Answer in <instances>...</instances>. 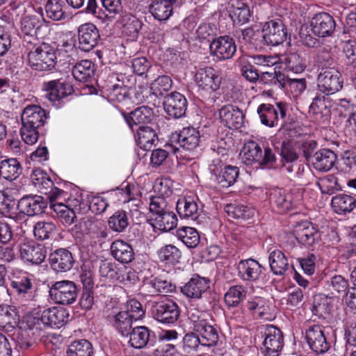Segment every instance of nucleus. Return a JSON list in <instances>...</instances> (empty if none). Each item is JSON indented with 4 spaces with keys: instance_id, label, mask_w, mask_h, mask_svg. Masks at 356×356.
Returning <instances> with one entry per match:
<instances>
[{
    "instance_id": "nucleus-1",
    "label": "nucleus",
    "mask_w": 356,
    "mask_h": 356,
    "mask_svg": "<svg viewBox=\"0 0 356 356\" xmlns=\"http://www.w3.org/2000/svg\"><path fill=\"white\" fill-rule=\"evenodd\" d=\"M26 65L37 72L51 71L57 63L56 49L50 44L24 39Z\"/></svg>"
},
{
    "instance_id": "nucleus-2",
    "label": "nucleus",
    "mask_w": 356,
    "mask_h": 356,
    "mask_svg": "<svg viewBox=\"0 0 356 356\" xmlns=\"http://www.w3.org/2000/svg\"><path fill=\"white\" fill-rule=\"evenodd\" d=\"M47 114L40 106L31 104L26 106L21 115L22 127L20 135L27 145L35 144L39 137V130L44 125Z\"/></svg>"
},
{
    "instance_id": "nucleus-3",
    "label": "nucleus",
    "mask_w": 356,
    "mask_h": 356,
    "mask_svg": "<svg viewBox=\"0 0 356 356\" xmlns=\"http://www.w3.org/2000/svg\"><path fill=\"white\" fill-rule=\"evenodd\" d=\"M209 315L198 309H191L188 312V318L193 330L197 333L201 340L202 346H213L218 341L217 330L209 323Z\"/></svg>"
},
{
    "instance_id": "nucleus-4",
    "label": "nucleus",
    "mask_w": 356,
    "mask_h": 356,
    "mask_svg": "<svg viewBox=\"0 0 356 356\" xmlns=\"http://www.w3.org/2000/svg\"><path fill=\"white\" fill-rule=\"evenodd\" d=\"M241 159L245 165L257 163L273 167L276 162V156L272 148L266 146L263 149L257 142L250 140L243 146Z\"/></svg>"
},
{
    "instance_id": "nucleus-5",
    "label": "nucleus",
    "mask_w": 356,
    "mask_h": 356,
    "mask_svg": "<svg viewBox=\"0 0 356 356\" xmlns=\"http://www.w3.org/2000/svg\"><path fill=\"white\" fill-rule=\"evenodd\" d=\"M170 140L172 144L179 147H173V152L177 154L181 149L189 152H195L200 147L202 140L200 131L193 127H186L179 131H175L170 135Z\"/></svg>"
},
{
    "instance_id": "nucleus-6",
    "label": "nucleus",
    "mask_w": 356,
    "mask_h": 356,
    "mask_svg": "<svg viewBox=\"0 0 356 356\" xmlns=\"http://www.w3.org/2000/svg\"><path fill=\"white\" fill-rule=\"evenodd\" d=\"M151 313L157 321L163 324H173L180 316V309L175 301L165 298L152 302Z\"/></svg>"
},
{
    "instance_id": "nucleus-7",
    "label": "nucleus",
    "mask_w": 356,
    "mask_h": 356,
    "mask_svg": "<svg viewBox=\"0 0 356 356\" xmlns=\"http://www.w3.org/2000/svg\"><path fill=\"white\" fill-rule=\"evenodd\" d=\"M78 289L75 283L70 280L56 282L49 289L51 299L57 304L69 305L77 298Z\"/></svg>"
},
{
    "instance_id": "nucleus-8",
    "label": "nucleus",
    "mask_w": 356,
    "mask_h": 356,
    "mask_svg": "<svg viewBox=\"0 0 356 356\" xmlns=\"http://www.w3.org/2000/svg\"><path fill=\"white\" fill-rule=\"evenodd\" d=\"M343 83L341 73L334 67L323 68L318 75V89L327 96L339 91L343 88Z\"/></svg>"
},
{
    "instance_id": "nucleus-9",
    "label": "nucleus",
    "mask_w": 356,
    "mask_h": 356,
    "mask_svg": "<svg viewBox=\"0 0 356 356\" xmlns=\"http://www.w3.org/2000/svg\"><path fill=\"white\" fill-rule=\"evenodd\" d=\"M261 334L264 338L262 353L264 356H278L284 346L281 330L268 325L261 328Z\"/></svg>"
},
{
    "instance_id": "nucleus-10",
    "label": "nucleus",
    "mask_w": 356,
    "mask_h": 356,
    "mask_svg": "<svg viewBox=\"0 0 356 356\" xmlns=\"http://www.w3.org/2000/svg\"><path fill=\"white\" fill-rule=\"evenodd\" d=\"M286 112V105L282 102L261 104L257 109L261 124L271 128L279 125L285 118Z\"/></svg>"
},
{
    "instance_id": "nucleus-11",
    "label": "nucleus",
    "mask_w": 356,
    "mask_h": 356,
    "mask_svg": "<svg viewBox=\"0 0 356 356\" xmlns=\"http://www.w3.org/2000/svg\"><path fill=\"white\" fill-rule=\"evenodd\" d=\"M211 179L217 182L220 186L227 188L233 185L239 175V170L233 165H225L220 160L213 161L209 168Z\"/></svg>"
},
{
    "instance_id": "nucleus-12",
    "label": "nucleus",
    "mask_w": 356,
    "mask_h": 356,
    "mask_svg": "<svg viewBox=\"0 0 356 356\" xmlns=\"http://www.w3.org/2000/svg\"><path fill=\"white\" fill-rule=\"evenodd\" d=\"M262 38L268 46H278L287 38V31L280 19L270 20L266 22L262 29Z\"/></svg>"
},
{
    "instance_id": "nucleus-13",
    "label": "nucleus",
    "mask_w": 356,
    "mask_h": 356,
    "mask_svg": "<svg viewBox=\"0 0 356 356\" xmlns=\"http://www.w3.org/2000/svg\"><path fill=\"white\" fill-rule=\"evenodd\" d=\"M44 97L55 104L73 93L72 86L63 79L44 81L42 83Z\"/></svg>"
},
{
    "instance_id": "nucleus-14",
    "label": "nucleus",
    "mask_w": 356,
    "mask_h": 356,
    "mask_svg": "<svg viewBox=\"0 0 356 356\" xmlns=\"http://www.w3.org/2000/svg\"><path fill=\"white\" fill-rule=\"evenodd\" d=\"M197 86L209 92H216L220 88L222 77L220 72L212 67L198 69L195 74Z\"/></svg>"
},
{
    "instance_id": "nucleus-15",
    "label": "nucleus",
    "mask_w": 356,
    "mask_h": 356,
    "mask_svg": "<svg viewBox=\"0 0 356 356\" xmlns=\"http://www.w3.org/2000/svg\"><path fill=\"white\" fill-rule=\"evenodd\" d=\"M237 270L238 277L245 282H259L265 277V268L253 259L241 260Z\"/></svg>"
},
{
    "instance_id": "nucleus-16",
    "label": "nucleus",
    "mask_w": 356,
    "mask_h": 356,
    "mask_svg": "<svg viewBox=\"0 0 356 356\" xmlns=\"http://www.w3.org/2000/svg\"><path fill=\"white\" fill-rule=\"evenodd\" d=\"M211 55L225 60L233 57L236 51L235 40L229 35L220 36L209 44Z\"/></svg>"
},
{
    "instance_id": "nucleus-17",
    "label": "nucleus",
    "mask_w": 356,
    "mask_h": 356,
    "mask_svg": "<svg viewBox=\"0 0 356 356\" xmlns=\"http://www.w3.org/2000/svg\"><path fill=\"white\" fill-rule=\"evenodd\" d=\"M270 201L280 213H285L296 207L300 200L297 191L288 192L282 188H275L270 193Z\"/></svg>"
},
{
    "instance_id": "nucleus-18",
    "label": "nucleus",
    "mask_w": 356,
    "mask_h": 356,
    "mask_svg": "<svg viewBox=\"0 0 356 356\" xmlns=\"http://www.w3.org/2000/svg\"><path fill=\"white\" fill-rule=\"evenodd\" d=\"M100 40L99 30L92 23H86L78 29L79 48L83 51L93 49Z\"/></svg>"
},
{
    "instance_id": "nucleus-19",
    "label": "nucleus",
    "mask_w": 356,
    "mask_h": 356,
    "mask_svg": "<svg viewBox=\"0 0 356 356\" xmlns=\"http://www.w3.org/2000/svg\"><path fill=\"white\" fill-rule=\"evenodd\" d=\"M305 337L310 349L316 354L325 353L330 348V344L327 341L323 328L319 325L309 327L306 331Z\"/></svg>"
},
{
    "instance_id": "nucleus-20",
    "label": "nucleus",
    "mask_w": 356,
    "mask_h": 356,
    "mask_svg": "<svg viewBox=\"0 0 356 356\" xmlns=\"http://www.w3.org/2000/svg\"><path fill=\"white\" fill-rule=\"evenodd\" d=\"M163 104L166 113L174 118L183 117L186 113L188 105L186 97L177 92H171L165 96Z\"/></svg>"
},
{
    "instance_id": "nucleus-21",
    "label": "nucleus",
    "mask_w": 356,
    "mask_h": 356,
    "mask_svg": "<svg viewBox=\"0 0 356 356\" xmlns=\"http://www.w3.org/2000/svg\"><path fill=\"white\" fill-rule=\"evenodd\" d=\"M47 202L40 195H25L18 202L17 209L28 216H35L44 212Z\"/></svg>"
},
{
    "instance_id": "nucleus-22",
    "label": "nucleus",
    "mask_w": 356,
    "mask_h": 356,
    "mask_svg": "<svg viewBox=\"0 0 356 356\" xmlns=\"http://www.w3.org/2000/svg\"><path fill=\"white\" fill-rule=\"evenodd\" d=\"M312 33L318 37L330 36L335 29V21L327 13H320L315 15L310 22Z\"/></svg>"
},
{
    "instance_id": "nucleus-23",
    "label": "nucleus",
    "mask_w": 356,
    "mask_h": 356,
    "mask_svg": "<svg viewBox=\"0 0 356 356\" xmlns=\"http://www.w3.org/2000/svg\"><path fill=\"white\" fill-rule=\"evenodd\" d=\"M219 115L222 123L229 129H239L244 122L243 111L232 104L222 106L219 111Z\"/></svg>"
},
{
    "instance_id": "nucleus-24",
    "label": "nucleus",
    "mask_w": 356,
    "mask_h": 356,
    "mask_svg": "<svg viewBox=\"0 0 356 356\" xmlns=\"http://www.w3.org/2000/svg\"><path fill=\"white\" fill-rule=\"evenodd\" d=\"M209 288V280L198 275H194L190 280L181 287V292L185 296L199 299Z\"/></svg>"
},
{
    "instance_id": "nucleus-25",
    "label": "nucleus",
    "mask_w": 356,
    "mask_h": 356,
    "mask_svg": "<svg viewBox=\"0 0 356 356\" xmlns=\"http://www.w3.org/2000/svg\"><path fill=\"white\" fill-rule=\"evenodd\" d=\"M49 261L52 268L58 272L70 270L74 263L72 253L65 248H60L52 252L49 256Z\"/></svg>"
},
{
    "instance_id": "nucleus-26",
    "label": "nucleus",
    "mask_w": 356,
    "mask_h": 356,
    "mask_svg": "<svg viewBox=\"0 0 356 356\" xmlns=\"http://www.w3.org/2000/svg\"><path fill=\"white\" fill-rule=\"evenodd\" d=\"M293 234L296 240L305 245H313L319 238V234L316 228L307 221L298 223L294 227Z\"/></svg>"
},
{
    "instance_id": "nucleus-27",
    "label": "nucleus",
    "mask_w": 356,
    "mask_h": 356,
    "mask_svg": "<svg viewBox=\"0 0 356 356\" xmlns=\"http://www.w3.org/2000/svg\"><path fill=\"white\" fill-rule=\"evenodd\" d=\"M337 160V154L331 149L325 148L314 154L311 163L316 170L327 172L333 168Z\"/></svg>"
},
{
    "instance_id": "nucleus-28",
    "label": "nucleus",
    "mask_w": 356,
    "mask_h": 356,
    "mask_svg": "<svg viewBox=\"0 0 356 356\" xmlns=\"http://www.w3.org/2000/svg\"><path fill=\"white\" fill-rule=\"evenodd\" d=\"M69 316L68 311L63 307H53L43 311V320L51 327H61L68 321Z\"/></svg>"
},
{
    "instance_id": "nucleus-29",
    "label": "nucleus",
    "mask_w": 356,
    "mask_h": 356,
    "mask_svg": "<svg viewBox=\"0 0 356 356\" xmlns=\"http://www.w3.org/2000/svg\"><path fill=\"white\" fill-rule=\"evenodd\" d=\"M19 251L23 260L33 264H40L46 257V250L40 245L23 243Z\"/></svg>"
},
{
    "instance_id": "nucleus-30",
    "label": "nucleus",
    "mask_w": 356,
    "mask_h": 356,
    "mask_svg": "<svg viewBox=\"0 0 356 356\" xmlns=\"http://www.w3.org/2000/svg\"><path fill=\"white\" fill-rule=\"evenodd\" d=\"M176 209L181 218L195 220L199 216L200 209L196 201L191 197L179 199Z\"/></svg>"
},
{
    "instance_id": "nucleus-31",
    "label": "nucleus",
    "mask_w": 356,
    "mask_h": 356,
    "mask_svg": "<svg viewBox=\"0 0 356 356\" xmlns=\"http://www.w3.org/2000/svg\"><path fill=\"white\" fill-rule=\"evenodd\" d=\"M11 286L17 293L19 298L25 300H31L33 298V283L30 276L24 273L21 276L16 277L11 282Z\"/></svg>"
},
{
    "instance_id": "nucleus-32",
    "label": "nucleus",
    "mask_w": 356,
    "mask_h": 356,
    "mask_svg": "<svg viewBox=\"0 0 356 356\" xmlns=\"http://www.w3.org/2000/svg\"><path fill=\"white\" fill-rule=\"evenodd\" d=\"M229 15L236 24L247 23L250 17L249 6L243 0H232Z\"/></svg>"
},
{
    "instance_id": "nucleus-33",
    "label": "nucleus",
    "mask_w": 356,
    "mask_h": 356,
    "mask_svg": "<svg viewBox=\"0 0 356 356\" xmlns=\"http://www.w3.org/2000/svg\"><path fill=\"white\" fill-rule=\"evenodd\" d=\"M101 222L95 218L86 216L81 218L71 229L72 234L76 238H80L84 234L98 233Z\"/></svg>"
},
{
    "instance_id": "nucleus-34",
    "label": "nucleus",
    "mask_w": 356,
    "mask_h": 356,
    "mask_svg": "<svg viewBox=\"0 0 356 356\" xmlns=\"http://www.w3.org/2000/svg\"><path fill=\"white\" fill-rule=\"evenodd\" d=\"M113 257L121 263L128 264L134 259L132 247L122 240L113 241L111 245Z\"/></svg>"
},
{
    "instance_id": "nucleus-35",
    "label": "nucleus",
    "mask_w": 356,
    "mask_h": 356,
    "mask_svg": "<svg viewBox=\"0 0 356 356\" xmlns=\"http://www.w3.org/2000/svg\"><path fill=\"white\" fill-rule=\"evenodd\" d=\"M154 116V111L151 108L143 106L136 108L128 116H125V120L133 130L134 125L149 123L153 120Z\"/></svg>"
},
{
    "instance_id": "nucleus-36",
    "label": "nucleus",
    "mask_w": 356,
    "mask_h": 356,
    "mask_svg": "<svg viewBox=\"0 0 356 356\" xmlns=\"http://www.w3.org/2000/svg\"><path fill=\"white\" fill-rule=\"evenodd\" d=\"M22 172V165L17 159L10 158L0 161V176L5 179L15 180Z\"/></svg>"
},
{
    "instance_id": "nucleus-37",
    "label": "nucleus",
    "mask_w": 356,
    "mask_h": 356,
    "mask_svg": "<svg viewBox=\"0 0 356 356\" xmlns=\"http://www.w3.org/2000/svg\"><path fill=\"white\" fill-rule=\"evenodd\" d=\"M129 345L136 349L144 348L147 346L150 337V331L145 326H136L129 333Z\"/></svg>"
},
{
    "instance_id": "nucleus-38",
    "label": "nucleus",
    "mask_w": 356,
    "mask_h": 356,
    "mask_svg": "<svg viewBox=\"0 0 356 356\" xmlns=\"http://www.w3.org/2000/svg\"><path fill=\"white\" fill-rule=\"evenodd\" d=\"M151 220L154 229L169 232L176 226L177 220L175 214L169 209L155 217H152Z\"/></svg>"
},
{
    "instance_id": "nucleus-39",
    "label": "nucleus",
    "mask_w": 356,
    "mask_h": 356,
    "mask_svg": "<svg viewBox=\"0 0 356 356\" xmlns=\"http://www.w3.org/2000/svg\"><path fill=\"white\" fill-rule=\"evenodd\" d=\"M95 71V65L89 60H81L72 69L74 78L80 82L89 81L94 76Z\"/></svg>"
},
{
    "instance_id": "nucleus-40",
    "label": "nucleus",
    "mask_w": 356,
    "mask_h": 356,
    "mask_svg": "<svg viewBox=\"0 0 356 356\" xmlns=\"http://www.w3.org/2000/svg\"><path fill=\"white\" fill-rule=\"evenodd\" d=\"M271 271L276 275H282L289 269V264L286 255L280 250L273 251L268 257Z\"/></svg>"
},
{
    "instance_id": "nucleus-41",
    "label": "nucleus",
    "mask_w": 356,
    "mask_h": 356,
    "mask_svg": "<svg viewBox=\"0 0 356 356\" xmlns=\"http://www.w3.org/2000/svg\"><path fill=\"white\" fill-rule=\"evenodd\" d=\"M247 308L255 318L268 320L270 318V309L265 299L254 298L247 302Z\"/></svg>"
},
{
    "instance_id": "nucleus-42",
    "label": "nucleus",
    "mask_w": 356,
    "mask_h": 356,
    "mask_svg": "<svg viewBox=\"0 0 356 356\" xmlns=\"http://www.w3.org/2000/svg\"><path fill=\"white\" fill-rule=\"evenodd\" d=\"M279 62L284 63L286 69L295 73H301L306 68L305 59L298 53L290 52L279 58Z\"/></svg>"
},
{
    "instance_id": "nucleus-43",
    "label": "nucleus",
    "mask_w": 356,
    "mask_h": 356,
    "mask_svg": "<svg viewBox=\"0 0 356 356\" xmlns=\"http://www.w3.org/2000/svg\"><path fill=\"white\" fill-rule=\"evenodd\" d=\"M136 140L140 148L149 149L158 141V136L153 128L141 126L137 130Z\"/></svg>"
},
{
    "instance_id": "nucleus-44",
    "label": "nucleus",
    "mask_w": 356,
    "mask_h": 356,
    "mask_svg": "<svg viewBox=\"0 0 356 356\" xmlns=\"http://www.w3.org/2000/svg\"><path fill=\"white\" fill-rule=\"evenodd\" d=\"M176 236L188 248H195L200 241V236L196 229L181 227L177 229Z\"/></svg>"
},
{
    "instance_id": "nucleus-45",
    "label": "nucleus",
    "mask_w": 356,
    "mask_h": 356,
    "mask_svg": "<svg viewBox=\"0 0 356 356\" xmlns=\"http://www.w3.org/2000/svg\"><path fill=\"white\" fill-rule=\"evenodd\" d=\"M331 204L336 213L341 214L350 212L356 208V199L348 195L340 194L332 197Z\"/></svg>"
},
{
    "instance_id": "nucleus-46",
    "label": "nucleus",
    "mask_w": 356,
    "mask_h": 356,
    "mask_svg": "<svg viewBox=\"0 0 356 356\" xmlns=\"http://www.w3.org/2000/svg\"><path fill=\"white\" fill-rule=\"evenodd\" d=\"M133 319L124 312H120L111 318L113 327L122 335L127 337L132 327Z\"/></svg>"
},
{
    "instance_id": "nucleus-47",
    "label": "nucleus",
    "mask_w": 356,
    "mask_h": 356,
    "mask_svg": "<svg viewBox=\"0 0 356 356\" xmlns=\"http://www.w3.org/2000/svg\"><path fill=\"white\" fill-rule=\"evenodd\" d=\"M247 291L242 285H235L229 287L225 293L224 299L229 307H236L245 298Z\"/></svg>"
},
{
    "instance_id": "nucleus-48",
    "label": "nucleus",
    "mask_w": 356,
    "mask_h": 356,
    "mask_svg": "<svg viewBox=\"0 0 356 356\" xmlns=\"http://www.w3.org/2000/svg\"><path fill=\"white\" fill-rule=\"evenodd\" d=\"M66 354L67 356H92L93 347L88 340L74 341L68 346Z\"/></svg>"
},
{
    "instance_id": "nucleus-49",
    "label": "nucleus",
    "mask_w": 356,
    "mask_h": 356,
    "mask_svg": "<svg viewBox=\"0 0 356 356\" xmlns=\"http://www.w3.org/2000/svg\"><path fill=\"white\" fill-rule=\"evenodd\" d=\"M109 228L118 233L124 232L129 225L128 214L125 211H116L108 220Z\"/></svg>"
},
{
    "instance_id": "nucleus-50",
    "label": "nucleus",
    "mask_w": 356,
    "mask_h": 356,
    "mask_svg": "<svg viewBox=\"0 0 356 356\" xmlns=\"http://www.w3.org/2000/svg\"><path fill=\"white\" fill-rule=\"evenodd\" d=\"M145 285L152 289L150 292L157 293H171L175 289L171 282L158 277H151L146 281Z\"/></svg>"
},
{
    "instance_id": "nucleus-51",
    "label": "nucleus",
    "mask_w": 356,
    "mask_h": 356,
    "mask_svg": "<svg viewBox=\"0 0 356 356\" xmlns=\"http://www.w3.org/2000/svg\"><path fill=\"white\" fill-rule=\"evenodd\" d=\"M224 209L229 216L236 219L247 220L254 215L253 209L242 204H227Z\"/></svg>"
},
{
    "instance_id": "nucleus-52",
    "label": "nucleus",
    "mask_w": 356,
    "mask_h": 356,
    "mask_svg": "<svg viewBox=\"0 0 356 356\" xmlns=\"http://www.w3.org/2000/svg\"><path fill=\"white\" fill-rule=\"evenodd\" d=\"M172 80L168 76L163 75L156 78L150 85L152 95L157 98L165 95L172 87Z\"/></svg>"
},
{
    "instance_id": "nucleus-53",
    "label": "nucleus",
    "mask_w": 356,
    "mask_h": 356,
    "mask_svg": "<svg viewBox=\"0 0 356 356\" xmlns=\"http://www.w3.org/2000/svg\"><path fill=\"white\" fill-rule=\"evenodd\" d=\"M64 7L65 3L62 0H48L45 6L47 16L54 21L65 19Z\"/></svg>"
},
{
    "instance_id": "nucleus-54",
    "label": "nucleus",
    "mask_w": 356,
    "mask_h": 356,
    "mask_svg": "<svg viewBox=\"0 0 356 356\" xmlns=\"http://www.w3.org/2000/svg\"><path fill=\"white\" fill-rule=\"evenodd\" d=\"M159 259L168 264H175L181 257V251L175 245H168L158 251Z\"/></svg>"
},
{
    "instance_id": "nucleus-55",
    "label": "nucleus",
    "mask_w": 356,
    "mask_h": 356,
    "mask_svg": "<svg viewBox=\"0 0 356 356\" xmlns=\"http://www.w3.org/2000/svg\"><path fill=\"white\" fill-rule=\"evenodd\" d=\"M40 27V22L35 16H26L24 17L21 22L22 32L27 35L31 40L37 42L36 35L37 30Z\"/></svg>"
},
{
    "instance_id": "nucleus-56",
    "label": "nucleus",
    "mask_w": 356,
    "mask_h": 356,
    "mask_svg": "<svg viewBox=\"0 0 356 356\" xmlns=\"http://www.w3.org/2000/svg\"><path fill=\"white\" fill-rule=\"evenodd\" d=\"M149 12L158 20H167L172 15V6L154 1L149 6Z\"/></svg>"
},
{
    "instance_id": "nucleus-57",
    "label": "nucleus",
    "mask_w": 356,
    "mask_h": 356,
    "mask_svg": "<svg viewBox=\"0 0 356 356\" xmlns=\"http://www.w3.org/2000/svg\"><path fill=\"white\" fill-rule=\"evenodd\" d=\"M122 22L123 32L132 39L136 38L142 27L140 21L134 16L126 15L124 17Z\"/></svg>"
},
{
    "instance_id": "nucleus-58",
    "label": "nucleus",
    "mask_w": 356,
    "mask_h": 356,
    "mask_svg": "<svg viewBox=\"0 0 356 356\" xmlns=\"http://www.w3.org/2000/svg\"><path fill=\"white\" fill-rule=\"evenodd\" d=\"M55 229L56 226L53 222L40 221L35 225L33 234L36 238L45 240L50 237Z\"/></svg>"
},
{
    "instance_id": "nucleus-59",
    "label": "nucleus",
    "mask_w": 356,
    "mask_h": 356,
    "mask_svg": "<svg viewBox=\"0 0 356 356\" xmlns=\"http://www.w3.org/2000/svg\"><path fill=\"white\" fill-rule=\"evenodd\" d=\"M31 181L34 186L39 190L51 188L53 182L43 170L35 169L31 175Z\"/></svg>"
},
{
    "instance_id": "nucleus-60",
    "label": "nucleus",
    "mask_w": 356,
    "mask_h": 356,
    "mask_svg": "<svg viewBox=\"0 0 356 356\" xmlns=\"http://www.w3.org/2000/svg\"><path fill=\"white\" fill-rule=\"evenodd\" d=\"M108 96L111 101L121 102L128 98L129 88L122 84H114L108 88Z\"/></svg>"
},
{
    "instance_id": "nucleus-61",
    "label": "nucleus",
    "mask_w": 356,
    "mask_h": 356,
    "mask_svg": "<svg viewBox=\"0 0 356 356\" xmlns=\"http://www.w3.org/2000/svg\"><path fill=\"white\" fill-rule=\"evenodd\" d=\"M99 272L102 277L111 280H120V270L116 267L114 263L102 261Z\"/></svg>"
},
{
    "instance_id": "nucleus-62",
    "label": "nucleus",
    "mask_w": 356,
    "mask_h": 356,
    "mask_svg": "<svg viewBox=\"0 0 356 356\" xmlns=\"http://www.w3.org/2000/svg\"><path fill=\"white\" fill-rule=\"evenodd\" d=\"M170 209L166 200L161 196L151 197L149 203V211L152 217H155Z\"/></svg>"
},
{
    "instance_id": "nucleus-63",
    "label": "nucleus",
    "mask_w": 356,
    "mask_h": 356,
    "mask_svg": "<svg viewBox=\"0 0 356 356\" xmlns=\"http://www.w3.org/2000/svg\"><path fill=\"white\" fill-rule=\"evenodd\" d=\"M316 61L320 65L327 67L334 63V56L330 49L323 47L318 49L316 55Z\"/></svg>"
},
{
    "instance_id": "nucleus-64",
    "label": "nucleus",
    "mask_w": 356,
    "mask_h": 356,
    "mask_svg": "<svg viewBox=\"0 0 356 356\" xmlns=\"http://www.w3.org/2000/svg\"><path fill=\"white\" fill-rule=\"evenodd\" d=\"M329 289L332 293H345L348 288V281L341 275L332 277L327 282Z\"/></svg>"
}]
</instances>
